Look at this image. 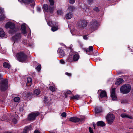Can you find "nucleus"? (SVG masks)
Masks as SVG:
<instances>
[{"label": "nucleus", "mask_w": 133, "mask_h": 133, "mask_svg": "<svg viewBox=\"0 0 133 133\" xmlns=\"http://www.w3.org/2000/svg\"><path fill=\"white\" fill-rule=\"evenodd\" d=\"M16 57L19 61L23 62L26 61L27 58V55L23 52H20L17 54Z\"/></svg>", "instance_id": "obj_1"}, {"label": "nucleus", "mask_w": 133, "mask_h": 133, "mask_svg": "<svg viewBox=\"0 0 133 133\" xmlns=\"http://www.w3.org/2000/svg\"><path fill=\"white\" fill-rule=\"evenodd\" d=\"M5 27L7 29L10 28V30L9 32L10 34L14 33L17 31L16 29L15 28V24L11 22L7 23L5 25Z\"/></svg>", "instance_id": "obj_2"}, {"label": "nucleus", "mask_w": 133, "mask_h": 133, "mask_svg": "<svg viewBox=\"0 0 133 133\" xmlns=\"http://www.w3.org/2000/svg\"><path fill=\"white\" fill-rule=\"evenodd\" d=\"M131 87L130 85L127 84L121 87L120 89L121 92L123 94L128 93L130 91Z\"/></svg>", "instance_id": "obj_3"}, {"label": "nucleus", "mask_w": 133, "mask_h": 133, "mask_svg": "<svg viewBox=\"0 0 133 133\" xmlns=\"http://www.w3.org/2000/svg\"><path fill=\"white\" fill-rule=\"evenodd\" d=\"M8 80L4 79L2 80L0 83V89L1 91H5L7 89L8 87Z\"/></svg>", "instance_id": "obj_4"}, {"label": "nucleus", "mask_w": 133, "mask_h": 133, "mask_svg": "<svg viewBox=\"0 0 133 133\" xmlns=\"http://www.w3.org/2000/svg\"><path fill=\"white\" fill-rule=\"evenodd\" d=\"M115 116L112 114H108L106 117V121L108 123L110 124H112L115 119Z\"/></svg>", "instance_id": "obj_5"}, {"label": "nucleus", "mask_w": 133, "mask_h": 133, "mask_svg": "<svg viewBox=\"0 0 133 133\" xmlns=\"http://www.w3.org/2000/svg\"><path fill=\"white\" fill-rule=\"evenodd\" d=\"M39 115L38 112H32L29 114L27 118L29 121H34L36 117Z\"/></svg>", "instance_id": "obj_6"}, {"label": "nucleus", "mask_w": 133, "mask_h": 133, "mask_svg": "<svg viewBox=\"0 0 133 133\" xmlns=\"http://www.w3.org/2000/svg\"><path fill=\"white\" fill-rule=\"evenodd\" d=\"M21 37V34H17L12 37V39L14 41V43L18 42L20 41Z\"/></svg>", "instance_id": "obj_7"}, {"label": "nucleus", "mask_w": 133, "mask_h": 133, "mask_svg": "<svg viewBox=\"0 0 133 133\" xmlns=\"http://www.w3.org/2000/svg\"><path fill=\"white\" fill-rule=\"evenodd\" d=\"M87 22L86 20H81L78 22V26L80 28H84L87 26Z\"/></svg>", "instance_id": "obj_8"}, {"label": "nucleus", "mask_w": 133, "mask_h": 133, "mask_svg": "<svg viewBox=\"0 0 133 133\" xmlns=\"http://www.w3.org/2000/svg\"><path fill=\"white\" fill-rule=\"evenodd\" d=\"M43 9L44 11L46 12L49 11L51 12L53 11L54 9L50 6L48 7L47 4H45L43 5Z\"/></svg>", "instance_id": "obj_9"}, {"label": "nucleus", "mask_w": 133, "mask_h": 133, "mask_svg": "<svg viewBox=\"0 0 133 133\" xmlns=\"http://www.w3.org/2000/svg\"><path fill=\"white\" fill-rule=\"evenodd\" d=\"M83 120V119H80L77 117H71L69 119V121H70L75 123L79 121H82Z\"/></svg>", "instance_id": "obj_10"}, {"label": "nucleus", "mask_w": 133, "mask_h": 133, "mask_svg": "<svg viewBox=\"0 0 133 133\" xmlns=\"http://www.w3.org/2000/svg\"><path fill=\"white\" fill-rule=\"evenodd\" d=\"M97 26V23L96 21L93 20L91 22L90 26L91 28L95 30L96 29Z\"/></svg>", "instance_id": "obj_11"}, {"label": "nucleus", "mask_w": 133, "mask_h": 133, "mask_svg": "<svg viewBox=\"0 0 133 133\" xmlns=\"http://www.w3.org/2000/svg\"><path fill=\"white\" fill-rule=\"evenodd\" d=\"M115 88H113L112 89L111 96L113 100H116L117 98L115 94Z\"/></svg>", "instance_id": "obj_12"}, {"label": "nucleus", "mask_w": 133, "mask_h": 133, "mask_svg": "<svg viewBox=\"0 0 133 133\" xmlns=\"http://www.w3.org/2000/svg\"><path fill=\"white\" fill-rule=\"evenodd\" d=\"M74 55V52H70L69 54V56L66 59V61L68 62H72L73 60V55Z\"/></svg>", "instance_id": "obj_13"}, {"label": "nucleus", "mask_w": 133, "mask_h": 133, "mask_svg": "<svg viewBox=\"0 0 133 133\" xmlns=\"http://www.w3.org/2000/svg\"><path fill=\"white\" fill-rule=\"evenodd\" d=\"M120 116L122 118H127L130 119H132V117L131 116L129 115H128L124 113H122L121 115Z\"/></svg>", "instance_id": "obj_14"}, {"label": "nucleus", "mask_w": 133, "mask_h": 133, "mask_svg": "<svg viewBox=\"0 0 133 133\" xmlns=\"http://www.w3.org/2000/svg\"><path fill=\"white\" fill-rule=\"evenodd\" d=\"M123 81V79L121 78H119L117 79L115 82V84L117 85H119Z\"/></svg>", "instance_id": "obj_15"}, {"label": "nucleus", "mask_w": 133, "mask_h": 133, "mask_svg": "<svg viewBox=\"0 0 133 133\" xmlns=\"http://www.w3.org/2000/svg\"><path fill=\"white\" fill-rule=\"evenodd\" d=\"M73 60L74 61H77L79 58V55L77 54H75V53L74 52V55H73Z\"/></svg>", "instance_id": "obj_16"}, {"label": "nucleus", "mask_w": 133, "mask_h": 133, "mask_svg": "<svg viewBox=\"0 0 133 133\" xmlns=\"http://www.w3.org/2000/svg\"><path fill=\"white\" fill-rule=\"evenodd\" d=\"M100 96L101 98L107 97V95L106 91H102L100 94Z\"/></svg>", "instance_id": "obj_17"}, {"label": "nucleus", "mask_w": 133, "mask_h": 133, "mask_svg": "<svg viewBox=\"0 0 133 133\" xmlns=\"http://www.w3.org/2000/svg\"><path fill=\"white\" fill-rule=\"evenodd\" d=\"M31 127L30 126H29L25 127L24 129V133H28L29 131L31 129Z\"/></svg>", "instance_id": "obj_18"}, {"label": "nucleus", "mask_w": 133, "mask_h": 133, "mask_svg": "<svg viewBox=\"0 0 133 133\" xmlns=\"http://www.w3.org/2000/svg\"><path fill=\"white\" fill-rule=\"evenodd\" d=\"M97 125L98 126L103 127L105 125V124L103 122L99 121L97 122Z\"/></svg>", "instance_id": "obj_19"}, {"label": "nucleus", "mask_w": 133, "mask_h": 133, "mask_svg": "<svg viewBox=\"0 0 133 133\" xmlns=\"http://www.w3.org/2000/svg\"><path fill=\"white\" fill-rule=\"evenodd\" d=\"M93 48L92 46H89V48L87 49L86 50V51L87 54L88 55H90L89 54V52L90 51H92L93 50Z\"/></svg>", "instance_id": "obj_20"}, {"label": "nucleus", "mask_w": 133, "mask_h": 133, "mask_svg": "<svg viewBox=\"0 0 133 133\" xmlns=\"http://www.w3.org/2000/svg\"><path fill=\"white\" fill-rule=\"evenodd\" d=\"M72 16V14L71 12L68 13L66 15L65 17L67 19H69L71 18Z\"/></svg>", "instance_id": "obj_21"}, {"label": "nucleus", "mask_w": 133, "mask_h": 133, "mask_svg": "<svg viewBox=\"0 0 133 133\" xmlns=\"http://www.w3.org/2000/svg\"><path fill=\"white\" fill-rule=\"evenodd\" d=\"M71 99H75L76 100H78L79 98V96L78 95H76L75 96H72L70 97Z\"/></svg>", "instance_id": "obj_22"}, {"label": "nucleus", "mask_w": 133, "mask_h": 133, "mask_svg": "<svg viewBox=\"0 0 133 133\" xmlns=\"http://www.w3.org/2000/svg\"><path fill=\"white\" fill-rule=\"evenodd\" d=\"M3 66L5 68H8L9 69L10 68V66L8 63L6 62H4L3 64Z\"/></svg>", "instance_id": "obj_23"}, {"label": "nucleus", "mask_w": 133, "mask_h": 133, "mask_svg": "<svg viewBox=\"0 0 133 133\" xmlns=\"http://www.w3.org/2000/svg\"><path fill=\"white\" fill-rule=\"evenodd\" d=\"M5 35V33L3 29L0 28V37H4Z\"/></svg>", "instance_id": "obj_24"}, {"label": "nucleus", "mask_w": 133, "mask_h": 133, "mask_svg": "<svg viewBox=\"0 0 133 133\" xmlns=\"http://www.w3.org/2000/svg\"><path fill=\"white\" fill-rule=\"evenodd\" d=\"M59 52L60 55L62 56H65V53L64 51L62 49H60L59 50Z\"/></svg>", "instance_id": "obj_25"}, {"label": "nucleus", "mask_w": 133, "mask_h": 133, "mask_svg": "<svg viewBox=\"0 0 133 133\" xmlns=\"http://www.w3.org/2000/svg\"><path fill=\"white\" fill-rule=\"evenodd\" d=\"M41 91L38 89H36L34 91V94L36 95H39Z\"/></svg>", "instance_id": "obj_26"}, {"label": "nucleus", "mask_w": 133, "mask_h": 133, "mask_svg": "<svg viewBox=\"0 0 133 133\" xmlns=\"http://www.w3.org/2000/svg\"><path fill=\"white\" fill-rule=\"evenodd\" d=\"M27 84L28 85V84L29 83V85H31V83L32 82V79L30 77H28L27 78Z\"/></svg>", "instance_id": "obj_27"}, {"label": "nucleus", "mask_w": 133, "mask_h": 133, "mask_svg": "<svg viewBox=\"0 0 133 133\" xmlns=\"http://www.w3.org/2000/svg\"><path fill=\"white\" fill-rule=\"evenodd\" d=\"M22 1L26 3H32L33 1V0H22Z\"/></svg>", "instance_id": "obj_28"}, {"label": "nucleus", "mask_w": 133, "mask_h": 133, "mask_svg": "<svg viewBox=\"0 0 133 133\" xmlns=\"http://www.w3.org/2000/svg\"><path fill=\"white\" fill-rule=\"evenodd\" d=\"M20 99V98L18 97H15L14 99V101L15 102H18L19 101Z\"/></svg>", "instance_id": "obj_29"}, {"label": "nucleus", "mask_w": 133, "mask_h": 133, "mask_svg": "<svg viewBox=\"0 0 133 133\" xmlns=\"http://www.w3.org/2000/svg\"><path fill=\"white\" fill-rule=\"evenodd\" d=\"M49 88L50 90L52 92L55 91L56 89L55 86H50L49 87Z\"/></svg>", "instance_id": "obj_30"}, {"label": "nucleus", "mask_w": 133, "mask_h": 133, "mask_svg": "<svg viewBox=\"0 0 133 133\" xmlns=\"http://www.w3.org/2000/svg\"><path fill=\"white\" fill-rule=\"evenodd\" d=\"M74 8L73 6H69L68 9V10L69 11H73Z\"/></svg>", "instance_id": "obj_31"}, {"label": "nucleus", "mask_w": 133, "mask_h": 133, "mask_svg": "<svg viewBox=\"0 0 133 133\" xmlns=\"http://www.w3.org/2000/svg\"><path fill=\"white\" fill-rule=\"evenodd\" d=\"M36 69L38 71H39L41 69V65H38L36 68Z\"/></svg>", "instance_id": "obj_32"}, {"label": "nucleus", "mask_w": 133, "mask_h": 133, "mask_svg": "<svg viewBox=\"0 0 133 133\" xmlns=\"http://www.w3.org/2000/svg\"><path fill=\"white\" fill-rule=\"evenodd\" d=\"M72 93V92L70 91V90H68L67 91H66V93H65V97H66V95H67L68 94H70Z\"/></svg>", "instance_id": "obj_33"}, {"label": "nucleus", "mask_w": 133, "mask_h": 133, "mask_svg": "<svg viewBox=\"0 0 133 133\" xmlns=\"http://www.w3.org/2000/svg\"><path fill=\"white\" fill-rule=\"evenodd\" d=\"M58 29L56 27L54 26L52 28L51 30L53 31H55Z\"/></svg>", "instance_id": "obj_34"}, {"label": "nucleus", "mask_w": 133, "mask_h": 133, "mask_svg": "<svg viewBox=\"0 0 133 133\" xmlns=\"http://www.w3.org/2000/svg\"><path fill=\"white\" fill-rule=\"evenodd\" d=\"M93 10L96 12H98L99 11L98 8L97 7H95L93 9Z\"/></svg>", "instance_id": "obj_35"}, {"label": "nucleus", "mask_w": 133, "mask_h": 133, "mask_svg": "<svg viewBox=\"0 0 133 133\" xmlns=\"http://www.w3.org/2000/svg\"><path fill=\"white\" fill-rule=\"evenodd\" d=\"M62 12H63L61 10H58L57 11V13L59 15H60L62 14Z\"/></svg>", "instance_id": "obj_36"}, {"label": "nucleus", "mask_w": 133, "mask_h": 133, "mask_svg": "<svg viewBox=\"0 0 133 133\" xmlns=\"http://www.w3.org/2000/svg\"><path fill=\"white\" fill-rule=\"evenodd\" d=\"M5 18V16L3 15H2L1 17H0V21L3 20Z\"/></svg>", "instance_id": "obj_37"}, {"label": "nucleus", "mask_w": 133, "mask_h": 133, "mask_svg": "<svg viewBox=\"0 0 133 133\" xmlns=\"http://www.w3.org/2000/svg\"><path fill=\"white\" fill-rule=\"evenodd\" d=\"M61 116L62 117H66V113L64 112L62 113Z\"/></svg>", "instance_id": "obj_38"}, {"label": "nucleus", "mask_w": 133, "mask_h": 133, "mask_svg": "<svg viewBox=\"0 0 133 133\" xmlns=\"http://www.w3.org/2000/svg\"><path fill=\"white\" fill-rule=\"evenodd\" d=\"M50 4L51 5H53L54 4V2L53 0H49Z\"/></svg>", "instance_id": "obj_39"}, {"label": "nucleus", "mask_w": 133, "mask_h": 133, "mask_svg": "<svg viewBox=\"0 0 133 133\" xmlns=\"http://www.w3.org/2000/svg\"><path fill=\"white\" fill-rule=\"evenodd\" d=\"M65 74L66 75L70 77L71 76L72 74L71 73L68 72H66L65 73Z\"/></svg>", "instance_id": "obj_40"}, {"label": "nucleus", "mask_w": 133, "mask_h": 133, "mask_svg": "<svg viewBox=\"0 0 133 133\" xmlns=\"http://www.w3.org/2000/svg\"><path fill=\"white\" fill-rule=\"evenodd\" d=\"M12 122L14 124H15L17 123V120L16 119L14 118L12 119Z\"/></svg>", "instance_id": "obj_41"}, {"label": "nucleus", "mask_w": 133, "mask_h": 133, "mask_svg": "<svg viewBox=\"0 0 133 133\" xmlns=\"http://www.w3.org/2000/svg\"><path fill=\"white\" fill-rule=\"evenodd\" d=\"M89 130L90 133H94L93 132V130L91 127L89 128Z\"/></svg>", "instance_id": "obj_42"}, {"label": "nucleus", "mask_w": 133, "mask_h": 133, "mask_svg": "<svg viewBox=\"0 0 133 133\" xmlns=\"http://www.w3.org/2000/svg\"><path fill=\"white\" fill-rule=\"evenodd\" d=\"M22 33L23 34H25L26 33L25 29H22Z\"/></svg>", "instance_id": "obj_43"}, {"label": "nucleus", "mask_w": 133, "mask_h": 133, "mask_svg": "<svg viewBox=\"0 0 133 133\" xmlns=\"http://www.w3.org/2000/svg\"><path fill=\"white\" fill-rule=\"evenodd\" d=\"M21 29H25V26L23 24L21 25Z\"/></svg>", "instance_id": "obj_44"}, {"label": "nucleus", "mask_w": 133, "mask_h": 133, "mask_svg": "<svg viewBox=\"0 0 133 133\" xmlns=\"http://www.w3.org/2000/svg\"><path fill=\"white\" fill-rule=\"evenodd\" d=\"M69 2L71 4H73L75 2V0H69Z\"/></svg>", "instance_id": "obj_45"}, {"label": "nucleus", "mask_w": 133, "mask_h": 133, "mask_svg": "<svg viewBox=\"0 0 133 133\" xmlns=\"http://www.w3.org/2000/svg\"><path fill=\"white\" fill-rule=\"evenodd\" d=\"M60 62L61 64H64L65 63L64 61L62 59H61L60 60Z\"/></svg>", "instance_id": "obj_46"}, {"label": "nucleus", "mask_w": 133, "mask_h": 133, "mask_svg": "<svg viewBox=\"0 0 133 133\" xmlns=\"http://www.w3.org/2000/svg\"><path fill=\"white\" fill-rule=\"evenodd\" d=\"M127 101L125 100H123L121 101V103H127Z\"/></svg>", "instance_id": "obj_47"}, {"label": "nucleus", "mask_w": 133, "mask_h": 133, "mask_svg": "<svg viewBox=\"0 0 133 133\" xmlns=\"http://www.w3.org/2000/svg\"><path fill=\"white\" fill-rule=\"evenodd\" d=\"M23 43L24 44H26V39H24L23 41H22Z\"/></svg>", "instance_id": "obj_48"}, {"label": "nucleus", "mask_w": 133, "mask_h": 133, "mask_svg": "<svg viewBox=\"0 0 133 133\" xmlns=\"http://www.w3.org/2000/svg\"><path fill=\"white\" fill-rule=\"evenodd\" d=\"M95 112L96 113H98L99 112V111H98L97 108L95 109Z\"/></svg>", "instance_id": "obj_49"}, {"label": "nucleus", "mask_w": 133, "mask_h": 133, "mask_svg": "<svg viewBox=\"0 0 133 133\" xmlns=\"http://www.w3.org/2000/svg\"><path fill=\"white\" fill-rule=\"evenodd\" d=\"M84 39L87 40L88 39V37L86 36H84L83 37Z\"/></svg>", "instance_id": "obj_50"}, {"label": "nucleus", "mask_w": 133, "mask_h": 133, "mask_svg": "<svg viewBox=\"0 0 133 133\" xmlns=\"http://www.w3.org/2000/svg\"><path fill=\"white\" fill-rule=\"evenodd\" d=\"M3 11V9L2 8H0V13H2Z\"/></svg>", "instance_id": "obj_51"}, {"label": "nucleus", "mask_w": 133, "mask_h": 133, "mask_svg": "<svg viewBox=\"0 0 133 133\" xmlns=\"http://www.w3.org/2000/svg\"><path fill=\"white\" fill-rule=\"evenodd\" d=\"M93 1V0H88V3H91Z\"/></svg>", "instance_id": "obj_52"}, {"label": "nucleus", "mask_w": 133, "mask_h": 133, "mask_svg": "<svg viewBox=\"0 0 133 133\" xmlns=\"http://www.w3.org/2000/svg\"><path fill=\"white\" fill-rule=\"evenodd\" d=\"M37 11L39 12H40L41 10V8L39 7H37Z\"/></svg>", "instance_id": "obj_53"}, {"label": "nucleus", "mask_w": 133, "mask_h": 133, "mask_svg": "<svg viewBox=\"0 0 133 133\" xmlns=\"http://www.w3.org/2000/svg\"><path fill=\"white\" fill-rule=\"evenodd\" d=\"M34 133H41L38 131V130H35L34 132Z\"/></svg>", "instance_id": "obj_54"}, {"label": "nucleus", "mask_w": 133, "mask_h": 133, "mask_svg": "<svg viewBox=\"0 0 133 133\" xmlns=\"http://www.w3.org/2000/svg\"><path fill=\"white\" fill-rule=\"evenodd\" d=\"M93 125L94 127V129H95L96 124L95 123H93Z\"/></svg>", "instance_id": "obj_55"}, {"label": "nucleus", "mask_w": 133, "mask_h": 133, "mask_svg": "<svg viewBox=\"0 0 133 133\" xmlns=\"http://www.w3.org/2000/svg\"><path fill=\"white\" fill-rule=\"evenodd\" d=\"M49 23H50V22H49L48 23V24L49 25V26H50V25H50V24H49Z\"/></svg>", "instance_id": "obj_56"}, {"label": "nucleus", "mask_w": 133, "mask_h": 133, "mask_svg": "<svg viewBox=\"0 0 133 133\" xmlns=\"http://www.w3.org/2000/svg\"><path fill=\"white\" fill-rule=\"evenodd\" d=\"M97 52H96L95 54V55L94 54V55L97 56Z\"/></svg>", "instance_id": "obj_57"}, {"label": "nucleus", "mask_w": 133, "mask_h": 133, "mask_svg": "<svg viewBox=\"0 0 133 133\" xmlns=\"http://www.w3.org/2000/svg\"><path fill=\"white\" fill-rule=\"evenodd\" d=\"M3 133H11L10 132H4Z\"/></svg>", "instance_id": "obj_58"}, {"label": "nucleus", "mask_w": 133, "mask_h": 133, "mask_svg": "<svg viewBox=\"0 0 133 133\" xmlns=\"http://www.w3.org/2000/svg\"><path fill=\"white\" fill-rule=\"evenodd\" d=\"M45 98V99H46L47 98L45 97H44V98Z\"/></svg>", "instance_id": "obj_59"}]
</instances>
